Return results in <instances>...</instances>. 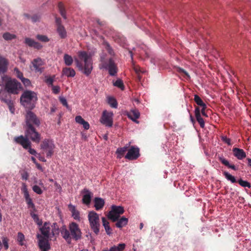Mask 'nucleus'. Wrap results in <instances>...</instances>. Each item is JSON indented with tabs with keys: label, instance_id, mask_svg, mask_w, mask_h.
<instances>
[{
	"label": "nucleus",
	"instance_id": "25",
	"mask_svg": "<svg viewBox=\"0 0 251 251\" xmlns=\"http://www.w3.org/2000/svg\"><path fill=\"white\" fill-rule=\"evenodd\" d=\"M102 226H103L106 233L110 235L112 233V230L109 226V223L105 217L101 218Z\"/></svg>",
	"mask_w": 251,
	"mask_h": 251
},
{
	"label": "nucleus",
	"instance_id": "41",
	"mask_svg": "<svg viewBox=\"0 0 251 251\" xmlns=\"http://www.w3.org/2000/svg\"><path fill=\"white\" fill-rule=\"evenodd\" d=\"M113 85L114 86L120 88L122 90H123L125 88L123 82L121 79H118L115 82L113 83Z\"/></svg>",
	"mask_w": 251,
	"mask_h": 251
},
{
	"label": "nucleus",
	"instance_id": "3",
	"mask_svg": "<svg viewBox=\"0 0 251 251\" xmlns=\"http://www.w3.org/2000/svg\"><path fill=\"white\" fill-rule=\"evenodd\" d=\"M41 234H37L38 236H41L44 240L49 241V240L53 237L56 234L59 233V227L56 223L51 225L49 222H45L43 226L40 228Z\"/></svg>",
	"mask_w": 251,
	"mask_h": 251
},
{
	"label": "nucleus",
	"instance_id": "58",
	"mask_svg": "<svg viewBox=\"0 0 251 251\" xmlns=\"http://www.w3.org/2000/svg\"><path fill=\"white\" fill-rule=\"evenodd\" d=\"M42 45L40 43L36 41L34 42V45L32 46V47H33L34 48L38 50L41 49L42 48Z\"/></svg>",
	"mask_w": 251,
	"mask_h": 251
},
{
	"label": "nucleus",
	"instance_id": "16",
	"mask_svg": "<svg viewBox=\"0 0 251 251\" xmlns=\"http://www.w3.org/2000/svg\"><path fill=\"white\" fill-rule=\"evenodd\" d=\"M82 192L84 194L82 200L83 203L87 205H89L91 201L93 194L87 189H84Z\"/></svg>",
	"mask_w": 251,
	"mask_h": 251
},
{
	"label": "nucleus",
	"instance_id": "18",
	"mask_svg": "<svg viewBox=\"0 0 251 251\" xmlns=\"http://www.w3.org/2000/svg\"><path fill=\"white\" fill-rule=\"evenodd\" d=\"M232 151L234 156L239 160H242L246 157V153L243 149L234 148Z\"/></svg>",
	"mask_w": 251,
	"mask_h": 251
},
{
	"label": "nucleus",
	"instance_id": "19",
	"mask_svg": "<svg viewBox=\"0 0 251 251\" xmlns=\"http://www.w3.org/2000/svg\"><path fill=\"white\" fill-rule=\"evenodd\" d=\"M194 112L196 119L199 124L201 127L202 128H204L205 126V122L200 114V108L199 107H196L195 109Z\"/></svg>",
	"mask_w": 251,
	"mask_h": 251
},
{
	"label": "nucleus",
	"instance_id": "48",
	"mask_svg": "<svg viewBox=\"0 0 251 251\" xmlns=\"http://www.w3.org/2000/svg\"><path fill=\"white\" fill-rule=\"evenodd\" d=\"M35 41L31 38H25V43L29 47H32Z\"/></svg>",
	"mask_w": 251,
	"mask_h": 251
},
{
	"label": "nucleus",
	"instance_id": "50",
	"mask_svg": "<svg viewBox=\"0 0 251 251\" xmlns=\"http://www.w3.org/2000/svg\"><path fill=\"white\" fill-rule=\"evenodd\" d=\"M22 82L25 85V86H29L31 85V82L29 79L27 78H25V77H22L21 79Z\"/></svg>",
	"mask_w": 251,
	"mask_h": 251
},
{
	"label": "nucleus",
	"instance_id": "26",
	"mask_svg": "<svg viewBox=\"0 0 251 251\" xmlns=\"http://www.w3.org/2000/svg\"><path fill=\"white\" fill-rule=\"evenodd\" d=\"M116 221V226L118 228H122L127 224L128 220L125 217H122Z\"/></svg>",
	"mask_w": 251,
	"mask_h": 251
},
{
	"label": "nucleus",
	"instance_id": "20",
	"mask_svg": "<svg viewBox=\"0 0 251 251\" xmlns=\"http://www.w3.org/2000/svg\"><path fill=\"white\" fill-rule=\"evenodd\" d=\"M69 210L72 213V217L75 220L79 222L80 221V213L76 209L75 206L71 204L68 205Z\"/></svg>",
	"mask_w": 251,
	"mask_h": 251
},
{
	"label": "nucleus",
	"instance_id": "30",
	"mask_svg": "<svg viewBox=\"0 0 251 251\" xmlns=\"http://www.w3.org/2000/svg\"><path fill=\"white\" fill-rule=\"evenodd\" d=\"M126 247V244L124 243H120L117 246H113L111 247L109 251H123Z\"/></svg>",
	"mask_w": 251,
	"mask_h": 251
},
{
	"label": "nucleus",
	"instance_id": "45",
	"mask_svg": "<svg viewBox=\"0 0 251 251\" xmlns=\"http://www.w3.org/2000/svg\"><path fill=\"white\" fill-rule=\"evenodd\" d=\"M2 37L6 40H11L16 38V36L14 34H10L8 32L4 33Z\"/></svg>",
	"mask_w": 251,
	"mask_h": 251
},
{
	"label": "nucleus",
	"instance_id": "49",
	"mask_svg": "<svg viewBox=\"0 0 251 251\" xmlns=\"http://www.w3.org/2000/svg\"><path fill=\"white\" fill-rule=\"evenodd\" d=\"M22 191L24 194V197L29 195L27 190V186L25 183H23L22 184Z\"/></svg>",
	"mask_w": 251,
	"mask_h": 251
},
{
	"label": "nucleus",
	"instance_id": "55",
	"mask_svg": "<svg viewBox=\"0 0 251 251\" xmlns=\"http://www.w3.org/2000/svg\"><path fill=\"white\" fill-rule=\"evenodd\" d=\"M75 121L76 123L80 125L84 121V120L81 116H76L75 118Z\"/></svg>",
	"mask_w": 251,
	"mask_h": 251
},
{
	"label": "nucleus",
	"instance_id": "36",
	"mask_svg": "<svg viewBox=\"0 0 251 251\" xmlns=\"http://www.w3.org/2000/svg\"><path fill=\"white\" fill-rule=\"evenodd\" d=\"M194 100L197 105L201 106L204 107L206 105L203 102L201 99L197 95L194 96Z\"/></svg>",
	"mask_w": 251,
	"mask_h": 251
},
{
	"label": "nucleus",
	"instance_id": "63",
	"mask_svg": "<svg viewBox=\"0 0 251 251\" xmlns=\"http://www.w3.org/2000/svg\"><path fill=\"white\" fill-rule=\"evenodd\" d=\"M54 186H55L56 189L59 190V191H61L62 190V188L59 184H58L57 182H54Z\"/></svg>",
	"mask_w": 251,
	"mask_h": 251
},
{
	"label": "nucleus",
	"instance_id": "47",
	"mask_svg": "<svg viewBox=\"0 0 251 251\" xmlns=\"http://www.w3.org/2000/svg\"><path fill=\"white\" fill-rule=\"evenodd\" d=\"M239 184L242 187H248L250 188L251 187V184L250 183L246 180H243L241 179L239 180L238 181Z\"/></svg>",
	"mask_w": 251,
	"mask_h": 251
},
{
	"label": "nucleus",
	"instance_id": "21",
	"mask_svg": "<svg viewBox=\"0 0 251 251\" xmlns=\"http://www.w3.org/2000/svg\"><path fill=\"white\" fill-rule=\"evenodd\" d=\"M94 207L97 211L101 210L103 207L105 201L104 200L99 197H96L94 200Z\"/></svg>",
	"mask_w": 251,
	"mask_h": 251
},
{
	"label": "nucleus",
	"instance_id": "9",
	"mask_svg": "<svg viewBox=\"0 0 251 251\" xmlns=\"http://www.w3.org/2000/svg\"><path fill=\"white\" fill-rule=\"evenodd\" d=\"M25 138L30 139L32 141L39 143L41 140V135L33 126H25Z\"/></svg>",
	"mask_w": 251,
	"mask_h": 251
},
{
	"label": "nucleus",
	"instance_id": "5",
	"mask_svg": "<svg viewBox=\"0 0 251 251\" xmlns=\"http://www.w3.org/2000/svg\"><path fill=\"white\" fill-rule=\"evenodd\" d=\"M37 100V94L31 91H25L20 98L21 104L25 107L29 109L35 107V104Z\"/></svg>",
	"mask_w": 251,
	"mask_h": 251
},
{
	"label": "nucleus",
	"instance_id": "13",
	"mask_svg": "<svg viewBox=\"0 0 251 251\" xmlns=\"http://www.w3.org/2000/svg\"><path fill=\"white\" fill-rule=\"evenodd\" d=\"M139 148L136 146H132L127 151L125 158L129 160H134L140 156Z\"/></svg>",
	"mask_w": 251,
	"mask_h": 251
},
{
	"label": "nucleus",
	"instance_id": "15",
	"mask_svg": "<svg viewBox=\"0 0 251 251\" xmlns=\"http://www.w3.org/2000/svg\"><path fill=\"white\" fill-rule=\"evenodd\" d=\"M38 245L41 251H48L50 249L49 242L44 240L41 236H38Z\"/></svg>",
	"mask_w": 251,
	"mask_h": 251
},
{
	"label": "nucleus",
	"instance_id": "53",
	"mask_svg": "<svg viewBox=\"0 0 251 251\" xmlns=\"http://www.w3.org/2000/svg\"><path fill=\"white\" fill-rule=\"evenodd\" d=\"M52 87V90L54 94H58L60 92V88L59 86H54Z\"/></svg>",
	"mask_w": 251,
	"mask_h": 251
},
{
	"label": "nucleus",
	"instance_id": "12",
	"mask_svg": "<svg viewBox=\"0 0 251 251\" xmlns=\"http://www.w3.org/2000/svg\"><path fill=\"white\" fill-rule=\"evenodd\" d=\"M26 126H33V125L39 126L41 124L40 121L36 115L30 111L27 112L25 116Z\"/></svg>",
	"mask_w": 251,
	"mask_h": 251
},
{
	"label": "nucleus",
	"instance_id": "62",
	"mask_svg": "<svg viewBox=\"0 0 251 251\" xmlns=\"http://www.w3.org/2000/svg\"><path fill=\"white\" fill-rule=\"evenodd\" d=\"M178 72L180 73H182V74H184L185 75H186L188 77H190V76L189 75H188V73L185 71L184 70H183V69H181L180 68H178V70H177Z\"/></svg>",
	"mask_w": 251,
	"mask_h": 251
},
{
	"label": "nucleus",
	"instance_id": "23",
	"mask_svg": "<svg viewBox=\"0 0 251 251\" xmlns=\"http://www.w3.org/2000/svg\"><path fill=\"white\" fill-rule=\"evenodd\" d=\"M8 64L7 60L0 56V74H4L7 71Z\"/></svg>",
	"mask_w": 251,
	"mask_h": 251
},
{
	"label": "nucleus",
	"instance_id": "51",
	"mask_svg": "<svg viewBox=\"0 0 251 251\" xmlns=\"http://www.w3.org/2000/svg\"><path fill=\"white\" fill-rule=\"evenodd\" d=\"M45 82L48 85H50L52 86L53 82V78L51 77H47L45 80Z\"/></svg>",
	"mask_w": 251,
	"mask_h": 251
},
{
	"label": "nucleus",
	"instance_id": "6",
	"mask_svg": "<svg viewBox=\"0 0 251 251\" xmlns=\"http://www.w3.org/2000/svg\"><path fill=\"white\" fill-rule=\"evenodd\" d=\"M100 64L99 68L100 69H104L108 71L111 76L116 75L118 72V67L113 59L110 58L107 61L105 60V55L103 54L100 56Z\"/></svg>",
	"mask_w": 251,
	"mask_h": 251
},
{
	"label": "nucleus",
	"instance_id": "22",
	"mask_svg": "<svg viewBox=\"0 0 251 251\" xmlns=\"http://www.w3.org/2000/svg\"><path fill=\"white\" fill-rule=\"evenodd\" d=\"M75 75V72L73 68L69 67H65L62 71V75L66 76L68 77H73Z\"/></svg>",
	"mask_w": 251,
	"mask_h": 251
},
{
	"label": "nucleus",
	"instance_id": "24",
	"mask_svg": "<svg viewBox=\"0 0 251 251\" xmlns=\"http://www.w3.org/2000/svg\"><path fill=\"white\" fill-rule=\"evenodd\" d=\"M218 158L219 160L225 166L234 171L237 170V168H236L234 165L229 164L228 161L226 160L223 155L218 156Z\"/></svg>",
	"mask_w": 251,
	"mask_h": 251
},
{
	"label": "nucleus",
	"instance_id": "33",
	"mask_svg": "<svg viewBox=\"0 0 251 251\" xmlns=\"http://www.w3.org/2000/svg\"><path fill=\"white\" fill-rule=\"evenodd\" d=\"M112 212H115L119 215L123 214L124 212V207L121 206L112 205L111 206V210Z\"/></svg>",
	"mask_w": 251,
	"mask_h": 251
},
{
	"label": "nucleus",
	"instance_id": "31",
	"mask_svg": "<svg viewBox=\"0 0 251 251\" xmlns=\"http://www.w3.org/2000/svg\"><path fill=\"white\" fill-rule=\"evenodd\" d=\"M63 59L64 63L66 66H70L72 65L73 63V57L68 54H65L64 55Z\"/></svg>",
	"mask_w": 251,
	"mask_h": 251
},
{
	"label": "nucleus",
	"instance_id": "54",
	"mask_svg": "<svg viewBox=\"0 0 251 251\" xmlns=\"http://www.w3.org/2000/svg\"><path fill=\"white\" fill-rule=\"evenodd\" d=\"M14 71L16 73L17 76L21 80L22 79V77H24L23 73L21 72L18 69L15 68Z\"/></svg>",
	"mask_w": 251,
	"mask_h": 251
},
{
	"label": "nucleus",
	"instance_id": "27",
	"mask_svg": "<svg viewBox=\"0 0 251 251\" xmlns=\"http://www.w3.org/2000/svg\"><path fill=\"white\" fill-rule=\"evenodd\" d=\"M128 146L129 144H127L123 148H119L117 149L116 153L118 158H121L123 156L124 153L127 151Z\"/></svg>",
	"mask_w": 251,
	"mask_h": 251
},
{
	"label": "nucleus",
	"instance_id": "10",
	"mask_svg": "<svg viewBox=\"0 0 251 251\" xmlns=\"http://www.w3.org/2000/svg\"><path fill=\"white\" fill-rule=\"evenodd\" d=\"M41 148L46 151V156L47 157H50L53 154L55 145L52 140L45 139L41 144Z\"/></svg>",
	"mask_w": 251,
	"mask_h": 251
},
{
	"label": "nucleus",
	"instance_id": "52",
	"mask_svg": "<svg viewBox=\"0 0 251 251\" xmlns=\"http://www.w3.org/2000/svg\"><path fill=\"white\" fill-rule=\"evenodd\" d=\"M222 140L225 143L227 144L228 145H231V140L227 138L226 136H222L221 137Z\"/></svg>",
	"mask_w": 251,
	"mask_h": 251
},
{
	"label": "nucleus",
	"instance_id": "59",
	"mask_svg": "<svg viewBox=\"0 0 251 251\" xmlns=\"http://www.w3.org/2000/svg\"><path fill=\"white\" fill-rule=\"evenodd\" d=\"M81 125L83 126V128L86 130H88L90 128L89 124L85 120L83 123H81Z\"/></svg>",
	"mask_w": 251,
	"mask_h": 251
},
{
	"label": "nucleus",
	"instance_id": "57",
	"mask_svg": "<svg viewBox=\"0 0 251 251\" xmlns=\"http://www.w3.org/2000/svg\"><path fill=\"white\" fill-rule=\"evenodd\" d=\"M31 18L32 22L33 23H35V22L39 21V20L40 19V16L38 15H34L33 16H32Z\"/></svg>",
	"mask_w": 251,
	"mask_h": 251
},
{
	"label": "nucleus",
	"instance_id": "56",
	"mask_svg": "<svg viewBox=\"0 0 251 251\" xmlns=\"http://www.w3.org/2000/svg\"><path fill=\"white\" fill-rule=\"evenodd\" d=\"M60 101L61 102V103L65 106H66L67 108L69 107L67 101L66 99L64 97H60L59 98Z\"/></svg>",
	"mask_w": 251,
	"mask_h": 251
},
{
	"label": "nucleus",
	"instance_id": "38",
	"mask_svg": "<svg viewBox=\"0 0 251 251\" xmlns=\"http://www.w3.org/2000/svg\"><path fill=\"white\" fill-rule=\"evenodd\" d=\"M30 215L31 217L33 218L34 221L35 222V223L39 225V226H41L42 225V221L41 220H40L37 214H35L33 212L30 213Z\"/></svg>",
	"mask_w": 251,
	"mask_h": 251
},
{
	"label": "nucleus",
	"instance_id": "14",
	"mask_svg": "<svg viewBox=\"0 0 251 251\" xmlns=\"http://www.w3.org/2000/svg\"><path fill=\"white\" fill-rule=\"evenodd\" d=\"M32 64L34 67L35 72H39L42 73L44 70V68L42 67L44 64V61L40 58L34 59Z\"/></svg>",
	"mask_w": 251,
	"mask_h": 251
},
{
	"label": "nucleus",
	"instance_id": "8",
	"mask_svg": "<svg viewBox=\"0 0 251 251\" xmlns=\"http://www.w3.org/2000/svg\"><path fill=\"white\" fill-rule=\"evenodd\" d=\"M14 140L15 143L21 145L24 149L28 150V151L30 154L32 155H36L37 154L36 151L31 147V142L28 139L25 138L24 136L20 135L15 137L14 138Z\"/></svg>",
	"mask_w": 251,
	"mask_h": 251
},
{
	"label": "nucleus",
	"instance_id": "60",
	"mask_svg": "<svg viewBox=\"0 0 251 251\" xmlns=\"http://www.w3.org/2000/svg\"><path fill=\"white\" fill-rule=\"evenodd\" d=\"M206 108H207V106L206 105L204 107H201V109L200 110V113L201 112L202 115L205 117H208V115H207V114L205 112V109H206Z\"/></svg>",
	"mask_w": 251,
	"mask_h": 251
},
{
	"label": "nucleus",
	"instance_id": "1",
	"mask_svg": "<svg viewBox=\"0 0 251 251\" xmlns=\"http://www.w3.org/2000/svg\"><path fill=\"white\" fill-rule=\"evenodd\" d=\"M78 58H75L76 66L86 76H89L93 70L92 54L85 51H79Z\"/></svg>",
	"mask_w": 251,
	"mask_h": 251
},
{
	"label": "nucleus",
	"instance_id": "64",
	"mask_svg": "<svg viewBox=\"0 0 251 251\" xmlns=\"http://www.w3.org/2000/svg\"><path fill=\"white\" fill-rule=\"evenodd\" d=\"M55 23L57 25V27L59 26L60 25H61V21L60 18H56Z\"/></svg>",
	"mask_w": 251,
	"mask_h": 251
},
{
	"label": "nucleus",
	"instance_id": "2",
	"mask_svg": "<svg viewBox=\"0 0 251 251\" xmlns=\"http://www.w3.org/2000/svg\"><path fill=\"white\" fill-rule=\"evenodd\" d=\"M69 229L65 226L60 228L61 236L68 243H71L72 238L76 241L81 238L82 232L77 224L75 222L70 223Z\"/></svg>",
	"mask_w": 251,
	"mask_h": 251
},
{
	"label": "nucleus",
	"instance_id": "17",
	"mask_svg": "<svg viewBox=\"0 0 251 251\" xmlns=\"http://www.w3.org/2000/svg\"><path fill=\"white\" fill-rule=\"evenodd\" d=\"M126 115L128 118L131 119L133 122L136 123H139V122L137 121V119L140 117V114L137 109H134L131 110L127 113Z\"/></svg>",
	"mask_w": 251,
	"mask_h": 251
},
{
	"label": "nucleus",
	"instance_id": "7",
	"mask_svg": "<svg viewBox=\"0 0 251 251\" xmlns=\"http://www.w3.org/2000/svg\"><path fill=\"white\" fill-rule=\"evenodd\" d=\"M88 219L91 229L98 235L100 227L99 214L94 211H90L88 214Z\"/></svg>",
	"mask_w": 251,
	"mask_h": 251
},
{
	"label": "nucleus",
	"instance_id": "42",
	"mask_svg": "<svg viewBox=\"0 0 251 251\" xmlns=\"http://www.w3.org/2000/svg\"><path fill=\"white\" fill-rule=\"evenodd\" d=\"M36 37L38 40L42 42L46 43L50 41L49 38L46 35L38 34Z\"/></svg>",
	"mask_w": 251,
	"mask_h": 251
},
{
	"label": "nucleus",
	"instance_id": "29",
	"mask_svg": "<svg viewBox=\"0 0 251 251\" xmlns=\"http://www.w3.org/2000/svg\"><path fill=\"white\" fill-rule=\"evenodd\" d=\"M57 31L61 38H65L67 36V32L65 27L62 25H60L57 27Z\"/></svg>",
	"mask_w": 251,
	"mask_h": 251
},
{
	"label": "nucleus",
	"instance_id": "43",
	"mask_svg": "<svg viewBox=\"0 0 251 251\" xmlns=\"http://www.w3.org/2000/svg\"><path fill=\"white\" fill-rule=\"evenodd\" d=\"M103 45L105 46V48L111 55H114V51L110 44L107 42H104Z\"/></svg>",
	"mask_w": 251,
	"mask_h": 251
},
{
	"label": "nucleus",
	"instance_id": "39",
	"mask_svg": "<svg viewBox=\"0 0 251 251\" xmlns=\"http://www.w3.org/2000/svg\"><path fill=\"white\" fill-rule=\"evenodd\" d=\"M58 7L60 11V13L64 19H66V12L64 8L63 4L62 2H59L58 4Z\"/></svg>",
	"mask_w": 251,
	"mask_h": 251
},
{
	"label": "nucleus",
	"instance_id": "35",
	"mask_svg": "<svg viewBox=\"0 0 251 251\" xmlns=\"http://www.w3.org/2000/svg\"><path fill=\"white\" fill-rule=\"evenodd\" d=\"M224 176L226 178L227 180L230 181L231 183H234L236 182V179L235 177L230 175L229 173L227 172H224L223 173Z\"/></svg>",
	"mask_w": 251,
	"mask_h": 251
},
{
	"label": "nucleus",
	"instance_id": "28",
	"mask_svg": "<svg viewBox=\"0 0 251 251\" xmlns=\"http://www.w3.org/2000/svg\"><path fill=\"white\" fill-rule=\"evenodd\" d=\"M2 101L6 103L8 106L9 109L12 114H14L15 108L13 101L10 99H3Z\"/></svg>",
	"mask_w": 251,
	"mask_h": 251
},
{
	"label": "nucleus",
	"instance_id": "61",
	"mask_svg": "<svg viewBox=\"0 0 251 251\" xmlns=\"http://www.w3.org/2000/svg\"><path fill=\"white\" fill-rule=\"evenodd\" d=\"M22 178L24 180H27L28 178L29 175L27 172H24L21 174Z\"/></svg>",
	"mask_w": 251,
	"mask_h": 251
},
{
	"label": "nucleus",
	"instance_id": "37",
	"mask_svg": "<svg viewBox=\"0 0 251 251\" xmlns=\"http://www.w3.org/2000/svg\"><path fill=\"white\" fill-rule=\"evenodd\" d=\"M108 103L112 108H116L118 106L117 102L115 99L113 97L108 98Z\"/></svg>",
	"mask_w": 251,
	"mask_h": 251
},
{
	"label": "nucleus",
	"instance_id": "4",
	"mask_svg": "<svg viewBox=\"0 0 251 251\" xmlns=\"http://www.w3.org/2000/svg\"><path fill=\"white\" fill-rule=\"evenodd\" d=\"M1 79L4 83V89L9 94H18L21 84L15 79H12L11 77L3 75L1 76Z\"/></svg>",
	"mask_w": 251,
	"mask_h": 251
},
{
	"label": "nucleus",
	"instance_id": "34",
	"mask_svg": "<svg viewBox=\"0 0 251 251\" xmlns=\"http://www.w3.org/2000/svg\"><path fill=\"white\" fill-rule=\"evenodd\" d=\"M25 241V235L22 232H18L17 234V242L19 244L22 246L25 245L24 241Z\"/></svg>",
	"mask_w": 251,
	"mask_h": 251
},
{
	"label": "nucleus",
	"instance_id": "46",
	"mask_svg": "<svg viewBox=\"0 0 251 251\" xmlns=\"http://www.w3.org/2000/svg\"><path fill=\"white\" fill-rule=\"evenodd\" d=\"M32 190L35 193L38 195H41L43 192L40 186H38L37 185H34L32 186Z\"/></svg>",
	"mask_w": 251,
	"mask_h": 251
},
{
	"label": "nucleus",
	"instance_id": "40",
	"mask_svg": "<svg viewBox=\"0 0 251 251\" xmlns=\"http://www.w3.org/2000/svg\"><path fill=\"white\" fill-rule=\"evenodd\" d=\"M25 200V201L26 202V203L27 204L28 207H31L33 208V209H35V205L33 203L32 199L30 198V196L28 195L27 196L24 197Z\"/></svg>",
	"mask_w": 251,
	"mask_h": 251
},
{
	"label": "nucleus",
	"instance_id": "32",
	"mask_svg": "<svg viewBox=\"0 0 251 251\" xmlns=\"http://www.w3.org/2000/svg\"><path fill=\"white\" fill-rule=\"evenodd\" d=\"M120 215L115 213V212H112L111 210L108 212L107 214V217L108 218V219H109L113 222H116V221H117L118 219L120 218Z\"/></svg>",
	"mask_w": 251,
	"mask_h": 251
},
{
	"label": "nucleus",
	"instance_id": "44",
	"mask_svg": "<svg viewBox=\"0 0 251 251\" xmlns=\"http://www.w3.org/2000/svg\"><path fill=\"white\" fill-rule=\"evenodd\" d=\"M1 240H2V244H3L4 249L5 250H7L9 248V244H8L9 239L7 237L2 236L1 237Z\"/></svg>",
	"mask_w": 251,
	"mask_h": 251
},
{
	"label": "nucleus",
	"instance_id": "11",
	"mask_svg": "<svg viewBox=\"0 0 251 251\" xmlns=\"http://www.w3.org/2000/svg\"><path fill=\"white\" fill-rule=\"evenodd\" d=\"M100 123L106 127H111L113 124V113L104 110L100 120Z\"/></svg>",
	"mask_w": 251,
	"mask_h": 251
}]
</instances>
